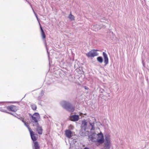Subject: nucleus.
Returning <instances> with one entry per match:
<instances>
[{"instance_id":"obj_3","label":"nucleus","mask_w":149,"mask_h":149,"mask_svg":"<svg viewBox=\"0 0 149 149\" xmlns=\"http://www.w3.org/2000/svg\"><path fill=\"white\" fill-rule=\"evenodd\" d=\"M29 132L31 139L33 141L34 144V146H33V149H40V146H39L38 142L35 141L37 140V138L34 134V132L32 130L30 131Z\"/></svg>"},{"instance_id":"obj_11","label":"nucleus","mask_w":149,"mask_h":149,"mask_svg":"<svg viewBox=\"0 0 149 149\" xmlns=\"http://www.w3.org/2000/svg\"><path fill=\"white\" fill-rule=\"evenodd\" d=\"M65 134L66 136L68 138H70L72 136V132L69 130H66L65 131Z\"/></svg>"},{"instance_id":"obj_29","label":"nucleus","mask_w":149,"mask_h":149,"mask_svg":"<svg viewBox=\"0 0 149 149\" xmlns=\"http://www.w3.org/2000/svg\"><path fill=\"white\" fill-rule=\"evenodd\" d=\"M36 17H37V18H38V17H37V15H36Z\"/></svg>"},{"instance_id":"obj_20","label":"nucleus","mask_w":149,"mask_h":149,"mask_svg":"<svg viewBox=\"0 0 149 149\" xmlns=\"http://www.w3.org/2000/svg\"><path fill=\"white\" fill-rule=\"evenodd\" d=\"M24 123V125L26 127H27V128H28L29 132L30 131H31V129L29 127V125L26 123V122H25Z\"/></svg>"},{"instance_id":"obj_19","label":"nucleus","mask_w":149,"mask_h":149,"mask_svg":"<svg viewBox=\"0 0 149 149\" xmlns=\"http://www.w3.org/2000/svg\"><path fill=\"white\" fill-rule=\"evenodd\" d=\"M40 29L41 31V35L42 37H45V32L41 26H40Z\"/></svg>"},{"instance_id":"obj_1","label":"nucleus","mask_w":149,"mask_h":149,"mask_svg":"<svg viewBox=\"0 0 149 149\" xmlns=\"http://www.w3.org/2000/svg\"><path fill=\"white\" fill-rule=\"evenodd\" d=\"M60 104L64 108L69 112H73L74 110V107L68 102L63 101L61 102Z\"/></svg>"},{"instance_id":"obj_22","label":"nucleus","mask_w":149,"mask_h":149,"mask_svg":"<svg viewBox=\"0 0 149 149\" xmlns=\"http://www.w3.org/2000/svg\"><path fill=\"white\" fill-rule=\"evenodd\" d=\"M44 92L42 90L41 91L40 95L41 96H42L44 94Z\"/></svg>"},{"instance_id":"obj_17","label":"nucleus","mask_w":149,"mask_h":149,"mask_svg":"<svg viewBox=\"0 0 149 149\" xmlns=\"http://www.w3.org/2000/svg\"><path fill=\"white\" fill-rule=\"evenodd\" d=\"M89 138L90 139V140L93 142H97L96 140L97 139H96V138H95L93 137L92 135L90 136H89Z\"/></svg>"},{"instance_id":"obj_8","label":"nucleus","mask_w":149,"mask_h":149,"mask_svg":"<svg viewBox=\"0 0 149 149\" xmlns=\"http://www.w3.org/2000/svg\"><path fill=\"white\" fill-rule=\"evenodd\" d=\"M6 108L8 110L13 112H15L18 109V107L14 105L8 106Z\"/></svg>"},{"instance_id":"obj_23","label":"nucleus","mask_w":149,"mask_h":149,"mask_svg":"<svg viewBox=\"0 0 149 149\" xmlns=\"http://www.w3.org/2000/svg\"><path fill=\"white\" fill-rule=\"evenodd\" d=\"M6 102H0V105H4V104Z\"/></svg>"},{"instance_id":"obj_24","label":"nucleus","mask_w":149,"mask_h":149,"mask_svg":"<svg viewBox=\"0 0 149 149\" xmlns=\"http://www.w3.org/2000/svg\"><path fill=\"white\" fill-rule=\"evenodd\" d=\"M18 118L20 119L23 123H24L26 122V121H25L24 119H23L22 118Z\"/></svg>"},{"instance_id":"obj_4","label":"nucleus","mask_w":149,"mask_h":149,"mask_svg":"<svg viewBox=\"0 0 149 149\" xmlns=\"http://www.w3.org/2000/svg\"><path fill=\"white\" fill-rule=\"evenodd\" d=\"M30 117L31 118V120L33 124H36L38 123V120L40 118V116L38 113H35L33 115L31 114H29Z\"/></svg>"},{"instance_id":"obj_25","label":"nucleus","mask_w":149,"mask_h":149,"mask_svg":"<svg viewBox=\"0 0 149 149\" xmlns=\"http://www.w3.org/2000/svg\"><path fill=\"white\" fill-rule=\"evenodd\" d=\"M101 93H102L103 91H104V89L102 88H100L99 91Z\"/></svg>"},{"instance_id":"obj_14","label":"nucleus","mask_w":149,"mask_h":149,"mask_svg":"<svg viewBox=\"0 0 149 149\" xmlns=\"http://www.w3.org/2000/svg\"><path fill=\"white\" fill-rule=\"evenodd\" d=\"M31 109L34 111L36 110L37 108V107L36 104L32 103L31 104Z\"/></svg>"},{"instance_id":"obj_12","label":"nucleus","mask_w":149,"mask_h":149,"mask_svg":"<svg viewBox=\"0 0 149 149\" xmlns=\"http://www.w3.org/2000/svg\"><path fill=\"white\" fill-rule=\"evenodd\" d=\"M87 122L86 121H83L81 125V128L82 130L85 131L87 126Z\"/></svg>"},{"instance_id":"obj_7","label":"nucleus","mask_w":149,"mask_h":149,"mask_svg":"<svg viewBox=\"0 0 149 149\" xmlns=\"http://www.w3.org/2000/svg\"><path fill=\"white\" fill-rule=\"evenodd\" d=\"M33 126L36 127V130L38 134L41 135L42 134L43 130L42 126L40 125L38 123L33 124Z\"/></svg>"},{"instance_id":"obj_5","label":"nucleus","mask_w":149,"mask_h":149,"mask_svg":"<svg viewBox=\"0 0 149 149\" xmlns=\"http://www.w3.org/2000/svg\"><path fill=\"white\" fill-rule=\"evenodd\" d=\"M98 51L97 49H93L90 51L86 54V55L88 58L94 57L98 55V54L97 52Z\"/></svg>"},{"instance_id":"obj_21","label":"nucleus","mask_w":149,"mask_h":149,"mask_svg":"<svg viewBox=\"0 0 149 149\" xmlns=\"http://www.w3.org/2000/svg\"><path fill=\"white\" fill-rule=\"evenodd\" d=\"M90 125L92 127L91 129H93V127L94 125V123H91L90 122H89Z\"/></svg>"},{"instance_id":"obj_13","label":"nucleus","mask_w":149,"mask_h":149,"mask_svg":"<svg viewBox=\"0 0 149 149\" xmlns=\"http://www.w3.org/2000/svg\"><path fill=\"white\" fill-rule=\"evenodd\" d=\"M42 38V41L44 43L45 46L46 47V49L47 51V53H48V55H49V52L48 51V48L47 46V44L49 42L48 41L46 40V38Z\"/></svg>"},{"instance_id":"obj_9","label":"nucleus","mask_w":149,"mask_h":149,"mask_svg":"<svg viewBox=\"0 0 149 149\" xmlns=\"http://www.w3.org/2000/svg\"><path fill=\"white\" fill-rule=\"evenodd\" d=\"M79 118V116L78 115H74L70 116V120L73 121H78Z\"/></svg>"},{"instance_id":"obj_18","label":"nucleus","mask_w":149,"mask_h":149,"mask_svg":"<svg viewBox=\"0 0 149 149\" xmlns=\"http://www.w3.org/2000/svg\"><path fill=\"white\" fill-rule=\"evenodd\" d=\"M0 111H2V112H6V113H9V114H10L11 115H13V114L12 113H11L10 112H7V111H6V110L5 109H3L2 107H0Z\"/></svg>"},{"instance_id":"obj_6","label":"nucleus","mask_w":149,"mask_h":149,"mask_svg":"<svg viewBox=\"0 0 149 149\" xmlns=\"http://www.w3.org/2000/svg\"><path fill=\"white\" fill-rule=\"evenodd\" d=\"M97 138L96 141L97 142L100 143H102L104 141V136L102 132H100V133L97 134Z\"/></svg>"},{"instance_id":"obj_27","label":"nucleus","mask_w":149,"mask_h":149,"mask_svg":"<svg viewBox=\"0 0 149 149\" xmlns=\"http://www.w3.org/2000/svg\"><path fill=\"white\" fill-rule=\"evenodd\" d=\"M10 102V103H17L18 102Z\"/></svg>"},{"instance_id":"obj_26","label":"nucleus","mask_w":149,"mask_h":149,"mask_svg":"<svg viewBox=\"0 0 149 149\" xmlns=\"http://www.w3.org/2000/svg\"><path fill=\"white\" fill-rule=\"evenodd\" d=\"M83 87L85 89L88 90L89 89V88L86 86H84Z\"/></svg>"},{"instance_id":"obj_10","label":"nucleus","mask_w":149,"mask_h":149,"mask_svg":"<svg viewBox=\"0 0 149 149\" xmlns=\"http://www.w3.org/2000/svg\"><path fill=\"white\" fill-rule=\"evenodd\" d=\"M103 55L104 58V62L105 63L104 66L107 65L109 63V59L108 56L105 52H103Z\"/></svg>"},{"instance_id":"obj_15","label":"nucleus","mask_w":149,"mask_h":149,"mask_svg":"<svg viewBox=\"0 0 149 149\" xmlns=\"http://www.w3.org/2000/svg\"><path fill=\"white\" fill-rule=\"evenodd\" d=\"M97 60L98 61L99 63H102L103 61V59L101 56H98L97 58Z\"/></svg>"},{"instance_id":"obj_28","label":"nucleus","mask_w":149,"mask_h":149,"mask_svg":"<svg viewBox=\"0 0 149 149\" xmlns=\"http://www.w3.org/2000/svg\"><path fill=\"white\" fill-rule=\"evenodd\" d=\"M142 64H143V66L144 67V63L143 61V60H142Z\"/></svg>"},{"instance_id":"obj_16","label":"nucleus","mask_w":149,"mask_h":149,"mask_svg":"<svg viewBox=\"0 0 149 149\" xmlns=\"http://www.w3.org/2000/svg\"><path fill=\"white\" fill-rule=\"evenodd\" d=\"M68 18L71 20H74V16L72 15L71 14V13H70V14L69 15Z\"/></svg>"},{"instance_id":"obj_2","label":"nucleus","mask_w":149,"mask_h":149,"mask_svg":"<svg viewBox=\"0 0 149 149\" xmlns=\"http://www.w3.org/2000/svg\"><path fill=\"white\" fill-rule=\"evenodd\" d=\"M104 137V147L102 149H110L111 145L110 136L108 134H106Z\"/></svg>"}]
</instances>
